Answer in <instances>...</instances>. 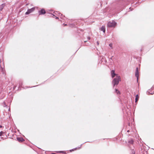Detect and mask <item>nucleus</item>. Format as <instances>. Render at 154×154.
<instances>
[{
  "label": "nucleus",
  "instance_id": "obj_15",
  "mask_svg": "<svg viewBox=\"0 0 154 154\" xmlns=\"http://www.w3.org/2000/svg\"><path fill=\"white\" fill-rule=\"evenodd\" d=\"M62 152L63 153H64L65 154L66 153L64 152H63V151H62V152L61 151V152Z\"/></svg>",
  "mask_w": 154,
  "mask_h": 154
},
{
  "label": "nucleus",
  "instance_id": "obj_7",
  "mask_svg": "<svg viewBox=\"0 0 154 154\" xmlns=\"http://www.w3.org/2000/svg\"><path fill=\"white\" fill-rule=\"evenodd\" d=\"M17 139L19 142H23L24 141V140L21 137H17Z\"/></svg>",
  "mask_w": 154,
  "mask_h": 154
},
{
  "label": "nucleus",
  "instance_id": "obj_18",
  "mask_svg": "<svg viewBox=\"0 0 154 154\" xmlns=\"http://www.w3.org/2000/svg\"><path fill=\"white\" fill-rule=\"evenodd\" d=\"M97 44L98 45H99V43L98 42H97Z\"/></svg>",
  "mask_w": 154,
  "mask_h": 154
},
{
  "label": "nucleus",
  "instance_id": "obj_19",
  "mask_svg": "<svg viewBox=\"0 0 154 154\" xmlns=\"http://www.w3.org/2000/svg\"><path fill=\"white\" fill-rule=\"evenodd\" d=\"M2 126L0 125V128H2Z\"/></svg>",
  "mask_w": 154,
  "mask_h": 154
},
{
  "label": "nucleus",
  "instance_id": "obj_6",
  "mask_svg": "<svg viewBox=\"0 0 154 154\" xmlns=\"http://www.w3.org/2000/svg\"><path fill=\"white\" fill-rule=\"evenodd\" d=\"M111 74L112 75V78H114L115 75H117L115 73V71L114 70H112L111 72Z\"/></svg>",
  "mask_w": 154,
  "mask_h": 154
},
{
  "label": "nucleus",
  "instance_id": "obj_14",
  "mask_svg": "<svg viewBox=\"0 0 154 154\" xmlns=\"http://www.w3.org/2000/svg\"><path fill=\"white\" fill-rule=\"evenodd\" d=\"M109 46L110 47H112V43H110L109 44Z\"/></svg>",
  "mask_w": 154,
  "mask_h": 154
},
{
  "label": "nucleus",
  "instance_id": "obj_17",
  "mask_svg": "<svg viewBox=\"0 0 154 154\" xmlns=\"http://www.w3.org/2000/svg\"><path fill=\"white\" fill-rule=\"evenodd\" d=\"M55 18L56 19H58L59 18L58 17L56 16Z\"/></svg>",
  "mask_w": 154,
  "mask_h": 154
},
{
  "label": "nucleus",
  "instance_id": "obj_4",
  "mask_svg": "<svg viewBox=\"0 0 154 154\" xmlns=\"http://www.w3.org/2000/svg\"><path fill=\"white\" fill-rule=\"evenodd\" d=\"M135 76L137 78V80L138 79L139 77V72L138 68L137 67L136 68V71L135 72Z\"/></svg>",
  "mask_w": 154,
  "mask_h": 154
},
{
  "label": "nucleus",
  "instance_id": "obj_21",
  "mask_svg": "<svg viewBox=\"0 0 154 154\" xmlns=\"http://www.w3.org/2000/svg\"><path fill=\"white\" fill-rule=\"evenodd\" d=\"M65 26H66L67 25V24H66L65 25Z\"/></svg>",
  "mask_w": 154,
  "mask_h": 154
},
{
  "label": "nucleus",
  "instance_id": "obj_8",
  "mask_svg": "<svg viewBox=\"0 0 154 154\" xmlns=\"http://www.w3.org/2000/svg\"><path fill=\"white\" fill-rule=\"evenodd\" d=\"M100 30L101 31H103L104 33L105 32V28L104 26H102L100 28Z\"/></svg>",
  "mask_w": 154,
  "mask_h": 154
},
{
  "label": "nucleus",
  "instance_id": "obj_3",
  "mask_svg": "<svg viewBox=\"0 0 154 154\" xmlns=\"http://www.w3.org/2000/svg\"><path fill=\"white\" fill-rule=\"evenodd\" d=\"M35 10V8H32L31 9H29L27 11L26 13V14H28L33 12Z\"/></svg>",
  "mask_w": 154,
  "mask_h": 154
},
{
  "label": "nucleus",
  "instance_id": "obj_2",
  "mask_svg": "<svg viewBox=\"0 0 154 154\" xmlns=\"http://www.w3.org/2000/svg\"><path fill=\"white\" fill-rule=\"evenodd\" d=\"M116 25V23L114 21L109 22L107 24V26L109 27H114Z\"/></svg>",
  "mask_w": 154,
  "mask_h": 154
},
{
  "label": "nucleus",
  "instance_id": "obj_5",
  "mask_svg": "<svg viewBox=\"0 0 154 154\" xmlns=\"http://www.w3.org/2000/svg\"><path fill=\"white\" fill-rule=\"evenodd\" d=\"M39 14H44L46 13L45 10L44 9H42L39 11Z\"/></svg>",
  "mask_w": 154,
  "mask_h": 154
},
{
  "label": "nucleus",
  "instance_id": "obj_12",
  "mask_svg": "<svg viewBox=\"0 0 154 154\" xmlns=\"http://www.w3.org/2000/svg\"><path fill=\"white\" fill-rule=\"evenodd\" d=\"M77 149V148H75L74 149H72V150H69V151H70V152H72V151H74V150H76Z\"/></svg>",
  "mask_w": 154,
  "mask_h": 154
},
{
  "label": "nucleus",
  "instance_id": "obj_1",
  "mask_svg": "<svg viewBox=\"0 0 154 154\" xmlns=\"http://www.w3.org/2000/svg\"><path fill=\"white\" fill-rule=\"evenodd\" d=\"M121 81V79L120 76L117 75L116 78L113 80L112 82L113 86L116 85H117L119 83V82Z\"/></svg>",
  "mask_w": 154,
  "mask_h": 154
},
{
  "label": "nucleus",
  "instance_id": "obj_13",
  "mask_svg": "<svg viewBox=\"0 0 154 154\" xmlns=\"http://www.w3.org/2000/svg\"><path fill=\"white\" fill-rule=\"evenodd\" d=\"M3 132L2 131H1L0 132V136H2V135Z\"/></svg>",
  "mask_w": 154,
  "mask_h": 154
},
{
  "label": "nucleus",
  "instance_id": "obj_16",
  "mask_svg": "<svg viewBox=\"0 0 154 154\" xmlns=\"http://www.w3.org/2000/svg\"><path fill=\"white\" fill-rule=\"evenodd\" d=\"M88 40H89L90 39V37H88Z\"/></svg>",
  "mask_w": 154,
  "mask_h": 154
},
{
  "label": "nucleus",
  "instance_id": "obj_20",
  "mask_svg": "<svg viewBox=\"0 0 154 154\" xmlns=\"http://www.w3.org/2000/svg\"><path fill=\"white\" fill-rule=\"evenodd\" d=\"M87 42V41H84V42Z\"/></svg>",
  "mask_w": 154,
  "mask_h": 154
},
{
  "label": "nucleus",
  "instance_id": "obj_10",
  "mask_svg": "<svg viewBox=\"0 0 154 154\" xmlns=\"http://www.w3.org/2000/svg\"><path fill=\"white\" fill-rule=\"evenodd\" d=\"M115 92H116V94H120V92L117 89H115Z\"/></svg>",
  "mask_w": 154,
  "mask_h": 154
},
{
  "label": "nucleus",
  "instance_id": "obj_9",
  "mask_svg": "<svg viewBox=\"0 0 154 154\" xmlns=\"http://www.w3.org/2000/svg\"><path fill=\"white\" fill-rule=\"evenodd\" d=\"M139 97L138 94L136 96V98L135 99V102L136 103L138 101V100L139 99Z\"/></svg>",
  "mask_w": 154,
  "mask_h": 154
},
{
  "label": "nucleus",
  "instance_id": "obj_11",
  "mask_svg": "<svg viewBox=\"0 0 154 154\" xmlns=\"http://www.w3.org/2000/svg\"><path fill=\"white\" fill-rule=\"evenodd\" d=\"M133 142H134V141H133V140H129L128 141V143H130V144H133Z\"/></svg>",
  "mask_w": 154,
  "mask_h": 154
}]
</instances>
